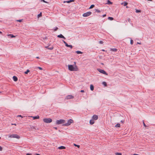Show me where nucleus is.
<instances>
[{
	"instance_id": "obj_39",
	"label": "nucleus",
	"mask_w": 155,
	"mask_h": 155,
	"mask_svg": "<svg viewBox=\"0 0 155 155\" xmlns=\"http://www.w3.org/2000/svg\"><path fill=\"white\" fill-rule=\"evenodd\" d=\"M127 21H128L129 22V23H130L131 22V21H130V18H128V19H127Z\"/></svg>"
},
{
	"instance_id": "obj_19",
	"label": "nucleus",
	"mask_w": 155,
	"mask_h": 155,
	"mask_svg": "<svg viewBox=\"0 0 155 155\" xmlns=\"http://www.w3.org/2000/svg\"><path fill=\"white\" fill-rule=\"evenodd\" d=\"M102 84L103 85L105 86H107V84L106 82L105 81H103L102 82Z\"/></svg>"
},
{
	"instance_id": "obj_60",
	"label": "nucleus",
	"mask_w": 155,
	"mask_h": 155,
	"mask_svg": "<svg viewBox=\"0 0 155 155\" xmlns=\"http://www.w3.org/2000/svg\"><path fill=\"white\" fill-rule=\"evenodd\" d=\"M1 137H0V139H1Z\"/></svg>"
},
{
	"instance_id": "obj_54",
	"label": "nucleus",
	"mask_w": 155,
	"mask_h": 155,
	"mask_svg": "<svg viewBox=\"0 0 155 155\" xmlns=\"http://www.w3.org/2000/svg\"><path fill=\"white\" fill-rule=\"evenodd\" d=\"M101 51H105V50L104 49H102Z\"/></svg>"
},
{
	"instance_id": "obj_2",
	"label": "nucleus",
	"mask_w": 155,
	"mask_h": 155,
	"mask_svg": "<svg viewBox=\"0 0 155 155\" xmlns=\"http://www.w3.org/2000/svg\"><path fill=\"white\" fill-rule=\"evenodd\" d=\"M74 122V121L73 120L70 119L68 121L67 123H64V124H62V125L63 126H68L70 125L71 124L73 123Z\"/></svg>"
},
{
	"instance_id": "obj_50",
	"label": "nucleus",
	"mask_w": 155,
	"mask_h": 155,
	"mask_svg": "<svg viewBox=\"0 0 155 155\" xmlns=\"http://www.w3.org/2000/svg\"><path fill=\"white\" fill-rule=\"evenodd\" d=\"M137 44H140V45L141 44V43H139V42H137Z\"/></svg>"
},
{
	"instance_id": "obj_4",
	"label": "nucleus",
	"mask_w": 155,
	"mask_h": 155,
	"mask_svg": "<svg viewBox=\"0 0 155 155\" xmlns=\"http://www.w3.org/2000/svg\"><path fill=\"white\" fill-rule=\"evenodd\" d=\"M65 122V120H63V119H60L59 120H57L56 121V124H64Z\"/></svg>"
},
{
	"instance_id": "obj_20",
	"label": "nucleus",
	"mask_w": 155,
	"mask_h": 155,
	"mask_svg": "<svg viewBox=\"0 0 155 155\" xmlns=\"http://www.w3.org/2000/svg\"><path fill=\"white\" fill-rule=\"evenodd\" d=\"M117 49L115 48H112L111 49V51L115 52L117 51Z\"/></svg>"
},
{
	"instance_id": "obj_36",
	"label": "nucleus",
	"mask_w": 155,
	"mask_h": 155,
	"mask_svg": "<svg viewBox=\"0 0 155 155\" xmlns=\"http://www.w3.org/2000/svg\"><path fill=\"white\" fill-rule=\"evenodd\" d=\"M41 1L43 2H44V3H48V2H47L45 1V0H41Z\"/></svg>"
},
{
	"instance_id": "obj_6",
	"label": "nucleus",
	"mask_w": 155,
	"mask_h": 155,
	"mask_svg": "<svg viewBox=\"0 0 155 155\" xmlns=\"http://www.w3.org/2000/svg\"><path fill=\"white\" fill-rule=\"evenodd\" d=\"M92 14V12H88L86 13H84L83 14V16L84 17H86L89 16Z\"/></svg>"
},
{
	"instance_id": "obj_34",
	"label": "nucleus",
	"mask_w": 155,
	"mask_h": 155,
	"mask_svg": "<svg viewBox=\"0 0 155 155\" xmlns=\"http://www.w3.org/2000/svg\"><path fill=\"white\" fill-rule=\"evenodd\" d=\"M134 41H133L132 40H130V43L131 45H133V44Z\"/></svg>"
},
{
	"instance_id": "obj_35",
	"label": "nucleus",
	"mask_w": 155,
	"mask_h": 155,
	"mask_svg": "<svg viewBox=\"0 0 155 155\" xmlns=\"http://www.w3.org/2000/svg\"><path fill=\"white\" fill-rule=\"evenodd\" d=\"M53 48H54L53 47H51L49 48H48V49L51 50H52L53 49Z\"/></svg>"
},
{
	"instance_id": "obj_22",
	"label": "nucleus",
	"mask_w": 155,
	"mask_h": 155,
	"mask_svg": "<svg viewBox=\"0 0 155 155\" xmlns=\"http://www.w3.org/2000/svg\"><path fill=\"white\" fill-rule=\"evenodd\" d=\"M76 53L77 54H82V52L80 51H76Z\"/></svg>"
},
{
	"instance_id": "obj_56",
	"label": "nucleus",
	"mask_w": 155,
	"mask_h": 155,
	"mask_svg": "<svg viewBox=\"0 0 155 155\" xmlns=\"http://www.w3.org/2000/svg\"><path fill=\"white\" fill-rule=\"evenodd\" d=\"M2 33V32L1 31H0V34H1Z\"/></svg>"
},
{
	"instance_id": "obj_11",
	"label": "nucleus",
	"mask_w": 155,
	"mask_h": 155,
	"mask_svg": "<svg viewBox=\"0 0 155 155\" xmlns=\"http://www.w3.org/2000/svg\"><path fill=\"white\" fill-rule=\"evenodd\" d=\"M74 1V0H70L67 1H64L63 2V3H65L66 2V3H71L72 2H73Z\"/></svg>"
},
{
	"instance_id": "obj_29",
	"label": "nucleus",
	"mask_w": 155,
	"mask_h": 155,
	"mask_svg": "<svg viewBox=\"0 0 155 155\" xmlns=\"http://www.w3.org/2000/svg\"><path fill=\"white\" fill-rule=\"evenodd\" d=\"M95 12H98V13H99V12H101V11L98 10V9H95Z\"/></svg>"
},
{
	"instance_id": "obj_44",
	"label": "nucleus",
	"mask_w": 155,
	"mask_h": 155,
	"mask_svg": "<svg viewBox=\"0 0 155 155\" xmlns=\"http://www.w3.org/2000/svg\"><path fill=\"white\" fill-rule=\"evenodd\" d=\"M2 147L0 146V151H2Z\"/></svg>"
},
{
	"instance_id": "obj_28",
	"label": "nucleus",
	"mask_w": 155,
	"mask_h": 155,
	"mask_svg": "<svg viewBox=\"0 0 155 155\" xmlns=\"http://www.w3.org/2000/svg\"><path fill=\"white\" fill-rule=\"evenodd\" d=\"M42 16V13L41 12L39 14H38V17H40L41 16Z\"/></svg>"
},
{
	"instance_id": "obj_58",
	"label": "nucleus",
	"mask_w": 155,
	"mask_h": 155,
	"mask_svg": "<svg viewBox=\"0 0 155 155\" xmlns=\"http://www.w3.org/2000/svg\"><path fill=\"white\" fill-rule=\"evenodd\" d=\"M2 21L0 20V22H1Z\"/></svg>"
},
{
	"instance_id": "obj_26",
	"label": "nucleus",
	"mask_w": 155,
	"mask_h": 155,
	"mask_svg": "<svg viewBox=\"0 0 155 155\" xmlns=\"http://www.w3.org/2000/svg\"><path fill=\"white\" fill-rule=\"evenodd\" d=\"M94 7V5H91L90 7L89 8V9H91L93 8V7Z\"/></svg>"
},
{
	"instance_id": "obj_55",
	"label": "nucleus",
	"mask_w": 155,
	"mask_h": 155,
	"mask_svg": "<svg viewBox=\"0 0 155 155\" xmlns=\"http://www.w3.org/2000/svg\"><path fill=\"white\" fill-rule=\"evenodd\" d=\"M133 155H138V154H133Z\"/></svg>"
},
{
	"instance_id": "obj_1",
	"label": "nucleus",
	"mask_w": 155,
	"mask_h": 155,
	"mask_svg": "<svg viewBox=\"0 0 155 155\" xmlns=\"http://www.w3.org/2000/svg\"><path fill=\"white\" fill-rule=\"evenodd\" d=\"M68 68L70 71H77L78 70V68L76 66L74 67L73 65H68Z\"/></svg>"
},
{
	"instance_id": "obj_17",
	"label": "nucleus",
	"mask_w": 155,
	"mask_h": 155,
	"mask_svg": "<svg viewBox=\"0 0 155 155\" xmlns=\"http://www.w3.org/2000/svg\"><path fill=\"white\" fill-rule=\"evenodd\" d=\"M120 124L119 123H118L117 124L115 125V127H120Z\"/></svg>"
},
{
	"instance_id": "obj_10",
	"label": "nucleus",
	"mask_w": 155,
	"mask_h": 155,
	"mask_svg": "<svg viewBox=\"0 0 155 155\" xmlns=\"http://www.w3.org/2000/svg\"><path fill=\"white\" fill-rule=\"evenodd\" d=\"M58 37L61 38H62L64 39H65L66 38H65L61 34H60L57 36Z\"/></svg>"
},
{
	"instance_id": "obj_24",
	"label": "nucleus",
	"mask_w": 155,
	"mask_h": 155,
	"mask_svg": "<svg viewBox=\"0 0 155 155\" xmlns=\"http://www.w3.org/2000/svg\"><path fill=\"white\" fill-rule=\"evenodd\" d=\"M122 5L124 4V6H125L127 5V2H124L123 3H121Z\"/></svg>"
},
{
	"instance_id": "obj_38",
	"label": "nucleus",
	"mask_w": 155,
	"mask_h": 155,
	"mask_svg": "<svg viewBox=\"0 0 155 155\" xmlns=\"http://www.w3.org/2000/svg\"><path fill=\"white\" fill-rule=\"evenodd\" d=\"M103 43V42L102 41H99V43L100 44H102Z\"/></svg>"
},
{
	"instance_id": "obj_31",
	"label": "nucleus",
	"mask_w": 155,
	"mask_h": 155,
	"mask_svg": "<svg viewBox=\"0 0 155 155\" xmlns=\"http://www.w3.org/2000/svg\"><path fill=\"white\" fill-rule=\"evenodd\" d=\"M136 13H139L141 12V11L140 10H136Z\"/></svg>"
},
{
	"instance_id": "obj_25",
	"label": "nucleus",
	"mask_w": 155,
	"mask_h": 155,
	"mask_svg": "<svg viewBox=\"0 0 155 155\" xmlns=\"http://www.w3.org/2000/svg\"><path fill=\"white\" fill-rule=\"evenodd\" d=\"M29 71H30L28 69L25 72V74H27Z\"/></svg>"
},
{
	"instance_id": "obj_53",
	"label": "nucleus",
	"mask_w": 155,
	"mask_h": 155,
	"mask_svg": "<svg viewBox=\"0 0 155 155\" xmlns=\"http://www.w3.org/2000/svg\"><path fill=\"white\" fill-rule=\"evenodd\" d=\"M54 128L56 130L57 129V127H54Z\"/></svg>"
},
{
	"instance_id": "obj_15",
	"label": "nucleus",
	"mask_w": 155,
	"mask_h": 155,
	"mask_svg": "<svg viewBox=\"0 0 155 155\" xmlns=\"http://www.w3.org/2000/svg\"><path fill=\"white\" fill-rule=\"evenodd\" d=\"M94 123V120H93V119L91 120H90V123L91 124V125L93 124Z\"/></svg>"
},
{
	"instance_id": "obj_8",
	"label": "nucleus",
	"mask_w": 155,
	"mask_h": 155,
	"mask_svg": "<svg viewBox=\"0 0 155 155\" xmlns=\"http://www.w3.org/2000/svg\"><path fill=\"white\" fill-rule=\"evenodd\" d=\"M74 98V97L72 95H69L66 96L65 99L68 100L69 99H72L73 98Z\"/></svg>"
},
{
	"instance_id": "obj_41",
	"label": "nucleus",
	"mask_w": 155,
	"mask_h": 155,
	"mask_svg": "<svg viewBox=\"0 0 155 155\" xmlns=\"http://www.w3.org/2000/svg\"><path fill=\"white\" fill-rule=\"evenodd\" d=\"M17 21H18L19 22H21L22 21V20H17Z\"/></svg>"
},
{
	"instance_id": "obj_14",
	"label": "nucleus",
	"mask_w": 155,
	"mask_h": 155,
	"mask_svg": "<svg viewBox=\"0 0 155 155\" xmlns=\"http://www.w3.org/2000/svg\"><path fill=\"white\" fill-rule=\"evenodd\" d=\"M8 36H9L11 38H13L15 37V36L12 34H10L8 35Z\"/></svg>"
},
{
	"instance_id": "obj_23",
	"label": "nucleus",
	"mask_w": 155,
	"mask_h": 155,
	"mask_svg": "<svg viewBox=\"0 0 155 155\" xmlns=\"http://www.w3.org/2000/svg\"><path fill=\"white\" fill-rule=\"evenodd\" d=\"M108 19L109 20L112 21L114 19V18L112 17H108Z\"/></svg>"
},
{
	"instance_id": "obj_37",
	"label": "nucleus",
	"mask_w": 155,
	"mask_h": 155,
	"mask_svg": "<svg viewBox=\"0 0 155 155\" xmlns=\"http://www.w3.org/2000/svg\"><path fill=\"white\" fill-rule=\"evenodd\" d=\"M143 126L144 127H147V126L145 124V123H144L143 121Z\"/></svg>"
},
{
	"instance_id": "obj_57",
	"label": "nucleus",
	"mask_w": 155,
	"mask_h": 155,
	"mask_svg": "<svg viewBox=\"0 0 155 155\" xmlns=\"http://www.w3.org/2000/svg\"><path fill=\"white\" fill-rule=\"evenodd\" d=\"M36 155H40V154H38V153H36Z\"/></svg>"
},
{
	"instance_id": "obj_21",
	"label": "nucleus",
	"mask_w": 155,
	"mask_h": 155,
	"mask_svg": "<svg viewBox=\"0 0 155 155\" xmlns=\"http://www.w3.org/2000/svg\"><path fill=\"white\" fill-rule=\"evenodd\" d=\"M63 42L64 43L65 45L68 47V44H67V42H66L64 41V40H63Z\"/></svg>"
},
{
	"instance_id": "obj_59",
	"label": "nucleus",
	"mask_w": 155,
	"mask_h": 155,
	"mask_svg": "<svg viewBox=\"0 0 155 155\" xmlns=\"http://www.w3.org/2000/svg\"><path fill=\"white\" fill-rule=\"evenodd\" d=\"M2 92L1 91H0V93H1Z\"/></svg>"
},
{
	"instance_id": "obj_33",
	"label": "nucleus",
	"mask_w": 155,
	"mask_h": 155,
	"mask_svg": "<svg viewBox=\"0 0 155 155\" xmlns=\"http://www.w3.org/2000/svg\"><path fill=\"white\" fill-rule=\"evenodd\" d=\"M68 47H69L71 48H72V46L71 45H68Z\"/></svg>"
},
{
	"instance_id": "obj_9",
	"label": "nucleus",
	"mask_w": 155,
	"mask_h": 155,
	"mask_svg": "<svg viewBox=\"0 0 155 155\" xmlns=\"http://www.w3.org/2000/svg\"><path fill=\"white\" fill-rule=\"evenodd\" d=\"M98 116L96 115H94L92 117V119L95 120H97L98 119Z\"/></svg>"
},
{
	"instance_id": "obj_49",
	"label": "nucleus",
	"mask_w": 155,
	"mask_h": 155,
	"mask_svg": "<svg viewBox=\"0 0 155 155\" xmlns=\"http://www.w3.org/2000/svg\"><path fill=\"white\" fill-rule=\"evenodd\" d=\"M45 48H47L48 49V48H48V46H46L45 47Z\"/></svg>"
},
{
	"instance_id": "obj_43",
	"label": "nucleus",
	"mask_w": 155,
	"mask_h": 155,
	"mask_svg": "<svg viewBox=\"0 0 155 155\" xmlns=\"http://www.w3.org/2000/svg\"><path fill=\"white\" fill-rule=\"evenodd\" d=\"M74 145L75 146H77V147H80L79 145H77V144H74Z\"/></svg>"
},
{
	"instance_id": "obj_7",
	"label": "nucleus",
	"mask_w": 155,
	"mask_h": 155,
	"mask_svg": "<svg viewBox=\"0 0 155 155\" xmlns=\"http://www.w3.org/2000/svg\"><path fill=\"white\" fill-rule=\"evenodd\" d=\"M97 70L100 73L104 74L106 75H107L108 74L105 72L104 70L101 69H97Z\"/></svg>"
},
{
	"instance_id": "obj_48",
	"label": "nucleus",
	"mask_w": 155,
	"mask_h": 155,
	"mask_svg": "<svg viewBox=\"0 0 155 155\" xmlns=\"http://www.w3.org/2000/svg\"><path fill=\"white\" fill-rule=\"evenodd\" d=\"M26 154L27 155H31V153H28Z\"/></svg>"
},
{
	"instance_id": "obj_3",
	"label": "nucleus",
	"mask_w": 155,
	"mask_h": 155,
	"mask_svg": "<svg viewBox=\"0 0 155 155\" xmlns=\"http://www.w3.org/2000/svg\"><path fill=\"white\" fill-rule=\"evenodd\" d=\"M43 121L46 123H50L52 122V120L50 118H45L43 119Z\"/></svg>"
},
{
	"instance_id": "obj_52",
	"label": "nucleus",
	"mask_w": 155,
	"mask_h": 155,
	"mask_svg": "<svg viewBox=\"0 0 155 155\" xmlns=\"http://www.w3.org/2000/svg\"><path fill=\"white\" fill-rule=\"evenodd\" d=\"M12 125H16V124H12Z\"/></svg>"
},
{
	"instance_id": "obj_40",
	"label": "nucleus",
	"mask_w": 155,
	"mask_h": 155,
	"mask_svg": "<svg viewBox=\"0 0 155 155\" xmlns=\"http://www.w3.org/2000/svg\"><path fill=\"white\" fill-rule=\"evenodd\" d=\"M38 68L40 70H42V68L41 67H38Z\"/></svg>"
},
{
	"instance_id": "obj_46",
	"label": "nucleus",
	"mask_w": 155,
	"mask_h": 155,
	"mask_svg": "<svg viewBox=\"0 0 155 155\" xmlns=\"http://www.w3.org/2000/svg\"><path fill=\"white\" fill-rule=\"evenodd\" d=\"M84 92V90H81V91H80V92Z\"/></svg>"
},
{
	"instance_id": "obj_30",
	"label": "nucleus",
	"mask_w": 155,
	"mask_h": 155,
	"mask_svg": "<svg viewBox=\"0 0 155 155\" xmlns=\"http://www.w3.org/2000/svg\"><path fill=\"white\" fill-rule=\"evenodd\" d=\"M116 155H121L122 154L120 153H115Z\"/></svg>"
},
{
	"instance_id": "obj_47",
	"label": "nucleus",
	"mask_w": 155,
	"mask_h": 155,
	"mask_svg": "<svg viewBox=\"0 0 155 155\" xmlns=\"http://www.w3.org/2000/svg\"><path fill=\"white\" fill-rule=\"evenodd\" d=\"M18 117H23L21 115H19L17 116Z\"/></svg>"
},
{
	"instance_id": "obj_16",
	"label": "nucleus",
	"mask_w": 155,
	"mask_h": 155,
	"mask_svg": "<svg viewBox=\"0 0 155 155\" xmlns=\"http://www.w3.org/2000/svg\"><path fill=\"white\" fill-rule=\"evenodd\" d=\"M90 89L91 91H93L94 89V87L93 85L91 84L90 86Z\"/></svg>"
},
{
	"instance_id": "obj_18",
	"label": "nucleus",
	"mask_w": 155,
	"mask_h": 155,
	"mask_svg": "<svg viewBox=\"0 0 155 155\" xmlns=\"http://www.w3.org/2000/svg\"><path fill=\"white\" fill-rule=\"evenodd\" d=\"M33 117V119L35 120V119H37L39 118V116L38 115H37V116H35Z\"/></svg>"
},
{
	"instance_id": "obj_45",
	"label": "nucleus",
	"mask_w": 155,
	"mask_h": 155,
	"mask_svg": "<svg viewBox=\"0 0 155 155\" xmlns=\"http://www.w3.org/2000/svg\"><path fill=\"white\" fill-rule=\"evenodd\" d=\"M106 14H104L102 15V17H105L106 16Z\"/></svg>"
},
{
	"instance_id": "obj_32",
	"label": "nucleus",
	"mask_w": 155,
	"mask_h": 155,
	"mask_svg": "<svg viewBox=\"0 0 155 155\" xmlns=\"http://www.w3.org/2000/svg\"><path fill=\"white\" fill-rule=\"evenodd\" d=\"M58 29V28L57 27H55L54 28V31H57Z\"/></svg>"
},
{
	"instance_id": "obj_12",
	"label": "nucleus",
	"mask_w": 155,
	"mask_h": 155,
	"mask_svg": "<svg viewBox=\"0 0 155 155\" xmlns=\"http://www.w3.org/2000/svg\"><path fill=\"white\" fill-rule=\"evenodd\" d=\"M13 80L15 81H16L18 80V78L15 76H13Z\"/></svg>"
},
{
	"instance_id": "obj_13",
	"label": "nucleus",
	"mask_w": 155,
	"mask_h": 155,
	"mask_svg": "<svg viewBox=\"0 0 155 155\" xmlns=\"http://www.w3.org/2000/svg\"><path fill=\"white\" fill-rule=\"evenodd\" d=\"M58 149H65V147L64 146H61L58 147Z\"/></svg>"
},
{
	"instance_id": "obj_27",
	"label": "nucleus",
	"mask_w": 155,
	"mask_h": 155,
	"mask_svg": "<svg viewBox=\"0 0 155 155\" xmlns=\"http://www.w3.org/2000/svg\"><path fill=\"white\" fill-rule=\"evenodd\" d=\"M112 3L110 1L108 0L107 1V4H111Z\"/></svg>"
},
{
	"instance_id": "obj_42",
	"label": "nucleus",
	"mask_w": 155,
	"mask_h": 155,
	"mask_svg": "<svg viewBox=\"0 0 155 155\" xmlns=\"http://www.w3.org/2000/svg\"><path fill=\"white\" fill-rule=\"evenodd\" d=\"M124 120H121L120 121V122L122 123H124Z\"/></svg>"
},
{
	"instance_id": "obj_5",
	"label": "nucleus",
	"mask_w": 155,
	"mask_h": 155,
	"mask_svg": "<svg viewBox=\"0 0 155 155\" xmlns=\"http://www.w3.org/2000/svg\"><path fill=\"white\" fill-rule=\"evenodd\" d=\"M9 137L11 138H16L17 139H19L20 137L18 135L16 134H11L9 136Z\"/></svg>"
},
{
	"instance_id": "obj_51",
	"label": "nucleus",
	"mask_w": 155,
	"mask_h": 155,
	"mask_svg": "<svg viewBox=\"0 0 155 155\" xmlns=\"http://www.w3.org/2000/svg\"><path fill=\"white\" fill-rule=\"evenodd\" d=\"M36 58H37V59H39V58H39V57H36Z\"/></svg>"
}]
</instances>
